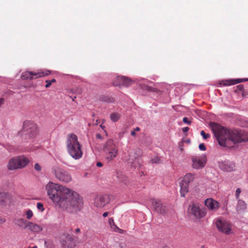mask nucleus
<instances>
[{
	"mask_svg": "<svg viewBox=\"0 0 248 248\" xmlns=\"http://www.w3.org/2000/svg\"><path fill=\"white\" fill-rule=\"evenodd\" d=\"M62 244L68 248H74L76 246L74 238L69 234H66L64 241H62Z\"/></svg>",
	"mask_w": 248,
	"mask_h": 248,
	"instance_id": "2eb2a0df",
	"label": "nucleus"
},
{
	"mask_svg": "<svg viewBox=\"0 0 248 248\" xmlns=\"http://www.w3.org/2000/svg\"><path fill=\"white\" fill-rule=\"evenodd\" d=\"M108 212H104L103 214V217H105L108 216Z\"/></svg>",
	"mask_w": 248,
	"mask_h": 248,
	"instance_id": "ea45409f",
	"label": "nucleus"
},
{
	"mask_svg": "<svg viewBox=\"0 0 248 248\" xmlns=\"http://www.w3.org/2000/svg\"><path fill=\"white\" fill-rule=\"evenodd\" d=\"M247 81H248V78L230 79L221 81L220 84L224 86H230Z\"/></svg>",
	"mask_w": 248,
	"mask_h": 248,
	"instance_id": "dca6fc26",
	"label": "nucleus"
},
{
	"mask_svg": "<svg viewBox=\"0 0 248 248\" xmlns=\"http://www.w3.org/2000/svg\"><path fill=\"white\" fill-rule=\"evenodd\" d=\"M131 135L132 136H135V135H136V134H135V132L134 131H132V132H131Z\"/></svg>",
	"mask_w": 248,
	"mask_h": 248,
	"instance_id": "a19ab883",
	"label": "nucleus"
},
{
	"mask_svg": "<svg viewBox=\"0 0 248 248\" xmlns=\"http://www.w3.org/2000/svg\"><path fill=\"white\" fill-rule=\"evenodd\" d=\"M199 148L201 151H205L206 150V147L203 143L200 144Z\"/></svg>",
	"mask_w": 248,
	"mask_h": 248,
	"instance_id": "473e14b6",
	"label": "nucleus"
},
{
	"mask_svg": "<svg viewBox=\"0 0 248 248\" xmlns=\"http://www.w3.org/2000/svg\"><path fill=\"white\" fill-rule=\"evenodd\" d=\"M135 130H136V131H139L140 130V128L137 127H136L135 129Z\"/></svg>",
	"mask_w": 248,
	"mask_h": 248,
	"instance_id": "79ce46f5",
	"label": "nucleus"
},
{
	"mask_svg": "<svg viewBox=\"0 0 248 248\" xmlns=\"http://www.w3.org/2000/svg\"><path fill=\"white\" fill-rule=\"evenodd\" d=\"M188 212L196 218H203L207 214L205 209L200 208L199 205L196 203L189 205Z\"/></svg>",
	"mask_w": 248,
	"mask_h": 248,
	"instance_id": "1a4fd4ad",
	"label": "nucleus"
},
{
	"mask_svg": "<svg viewBox=\"0 0 248 248\" xmlns=\"http://www.w3.org/2000/svg\"><path fill=\"white\" fill-rule=\"evenodd\" d=\"M39 133L37 125L31 121H26L24 122L22 130L19 132L21 136L24 135L26 139H29L30 142H33Z\"/></svg>",
	"mask_w": 248,
	"mask_h": 248,
	"instance_id": "20e7f679",
	"label": "nucleus"
},
{
	"mask_svg": "<svg viewBox=\"0 0 248 248\" xmlns=\"http://www.w3.org/2000/svg\"><path fill=\"white\" fill-rule=\"evenodd\" d=\"M180 194L181 196L184 197L185 194L188 191L189 185L181 181L180 183Z\"/></svg>",
	"mask_w": 248,
	"mask_h": 248,
	"instance_id": "aec40b11",
	"label": "nucleus"
},
{
	"mask_svg": "<svg viewBox=\"0 0 248 248\" xmlns=\"http://www.w3.org/2000/svg\"><path fill=\"white\" fill-rule=\"evenodd\" d=\"M46 84L45 87L46 88H48L51 86V85L52 83H54L56 82V80H55V79L53 78L51 80H46Z\"/></svg>",
	"mask_w": 248,
	"mask_h": 248,
	"instance_id": "bb28decb",
	"label": "nucleus"
},
{
	"mask_svg": "<svg viewBox=\"0 0 248 248\" xmlns=\"http://www.w3.org/2000/svg\"><path fill=\"white\" fill-rule=\"evenodd\" d=\"M117 78L118 80H121L122 84H124L126 85H128L131 82V80L130 79L126 78L125 77H124L118 76L117 77ZM114 84H115V85L117 86L119 84H121V82H120L119 84H117V83H114Z\"/></svg>",
	"mask_w": 248,
	"mask_h": 248,
	"instance_id": "b1692460",
	"label": "nucleus"
},
{
	"mask_svg": "<svg viewBox=\"0 0 248 248\" xmlns=\"http://www.w3.org/2000/svg\"><path fill=\"white\" fill-rule=\"evenodd\" d=\"M29 248H38V247H37V246H35L33 247L32 248L30 247Z\"/></svg>",
	"mask_w": 248,
	"mask_h": 248,
	"instance_id": "c03bdc74",
	"label": "nucleus"
},
{
	"mask_svg": "<svg viewBox=\"0 0 248 248\" xmlns=\"http://www.w3.org/2000/svg\"><path fill=\"white\" fill-rule=\"evenodd\" d=\"M189 128L188 127H185L183 128L182 131L183 132L186 133L189 130Z\"/></svg>",
	"mask_w": 248,
	"mask_h": 248,
	"instance_id": "f704fd0d",
	"label": "nucleus"
},
{
	"mask_svg": "<svg viewBox=\"0 0 248 248\" xmlns=\"http://www.w3.org/2000/svg\"><path fill=\"white\" fill-rule=\"evenodd\" d=\"M160 158L158 156H156L154 158L151 160V162L152 163L158 164L160 162Z\"/></svg>",
	"mask_w": 248,
	"mask_h": 248,
	"instance_id": "c756f323",
	"label": "nucleus"
},
{
	"mask_svg": "<svg viewBox=\"0 0 248 248\" xmlns=\"http://www.w3.org/2000/svg\"><path fill=\"white\" fill-rule=\"evenodd\" d=\"M100 127L102 128V129H104L105 128V126H103L102 124H101L100 125Z\"/></svg>",
	"mask_w": 248,
	"mask_h": 248,
	"instance_id": "37998d69",
	"label": "nucleus"
},
{
	"mask_svg": "<svg viewBox=\"0 0 248 248\" xmlns=\"http://www.w3.org/2000/svg\"><path fill=\"white\" fill-rule=\"evenodd\" d=\"M96 166L98 167H101L103 166V164L101 162H98L96 164Z\"/></svg>",
	"mask_w": 248,
	"mask_h": 248,
	"instance_id": "58836bf2",
	"label": "nucleus"
},
{
	"mask_svg": "<svg viewBox=\"0 0 248 248\" xmlns=\"http://www.w3.org/2000/svg\"><path fill=\"white\" fill-rule=\"evenodd\" d=\"M34 168L36 170H38V171H40L41 170V166L39 165V164L38 163H36L34 165Z\"/></svg>",
	"mask_w": 248,
	"mask_h": 248,
	"instance_id": "72a5a7b5",
	"label": "nucleus"
},
{
	"mask_svg": "<svg viewBox=\"0 0 248 248\" xmlns=\"http://www.w3.org/2000/svg\"><path fill=\"white\" fill-rule=\"evenodd\" d=\"M67 150L70 155L77 160L82 156L81 145L78 141V137L73 133L69 134L66 140Z\"/></svg>",
	"mask_w": 248,
	"mask_h": 248,
	"instance_id": "7ed1b4c3",
	"label": "nucleus"
},
{
	"mask_svg": "<svg viewBox=\"0 0 248 248\" xmlns=\"http://www.w3.org/2000/svg\"><path fill=\"white\" fill-rule=\"evenodd\" d=\"M109 224L110 226V230L112 231L119 232V233H122L123 230L119 228H118L116 225L115 224L114 220L112 218H110L108 220Z\"/></svg>",
	"mask_w": 248,
	"mask_h": 248,
	"instance_id": "6ab92c4d",
	"label": "nucleus"
},
{
	"mask_svg": "<svg viewBox=\"0 0 248 248\" xmlns=\"http://www.w3.org/2000/svg\"><path fill=\"white\" fill-rule=\"evenodd\" d=\"M108 202L107 197L105 196H96L94 201V205L99 208L104 207Z\"/></svg>",
	"mask_w": 248,
	"mask_h": 248,
	"instance_id": "ddd939ff",
	"label": "nucleus"
},
{
	"mask_svg": "<svg viewBox=\"0 0 248 248\" xmlns=\"http://www.w3.org/2000/svg\"><path fill=\"white\" fill-rule=\"evenodd\" d=\"M150 202L152 207L156 212L161 214L164 213V209H163V206L160 201L155 199H152L150 201Z\"/></svg>",
	"mask_w": 248,
	"mask_h": 248,
	"instance_id": "f3484780",
	"label": "nucleus"
},
{
	"mask_svg": "<svg viewBox=\"0 0 248 248\" xmlns=\"http://www.w3.org/2000/svg\"><path fill=\"white\" fill-rule=\"evenodd\" d=\"M29 162V159L25 156H17L9 160L7 168L9 170L22 169L26 167Z\"/></svg>",
	"mask_w": 248,
	"mask_h": 248,
	"instance_id": "423d86ee",
	"label": "nucleus"
},
{
	"mask_svg": "<svg viewBox=\"0 0 248 248\" xmlns=\"http://www.w3.org/2000/svg\"><path fill=\"white\" fill-rule=\"evenodd\" d=\"M6 220L4 218L0 217V224H2L5 222Z\"/></svg>",
	"mask_w": 248,
	"mask_h": 248,
	"instance_id": "c9c22d12",
	"label": "nucleus"
},
{
	"mask_svg": "<svg viewBox=\"0 0 248 248\" xmlns=\"http://www.w3.org/2000/svg\"><path fill=\"white\" fill-rule=\"evenodd\" d=\"M28 222L27 220L23 218L18 219L16 221V224L20 227H23L24 228Z\"/></svg>",
	"mask_w": 248,
	"mask_h": 248,
	"instance_id": "393cba45",
	"label": "nucleus"
},
{
	"mask_svg": "<svg viewBox=\"0 0 248 248\" xmlns=\"http://www.w3.org/2000/svg\"><path fill=\"white\" fill-rule=\"evenodd\" d=\"M96 137L97 139L102 140V137L100 134H97L96 135Z\"/></svg>",
	"mask_w": 248,
	"mask_h": 248,
	"instance_id": "e433bc0d",
	"label": "nucleus"
},
{
	"mask_svg": "<svg viewBox=\"0 0 248 248\" xmlns=\"http://www.w3.org/2000/svg\"><path fill=\"white\" fill-rule=\"evenodd\" d=\"M195 178V175L190 173L186 174L182 181L189 185L190 182H193Z\"/></svg>",
	"mask_w": 248,
	"mask_h": 248,
	"instance_id": "412c9836",
	"label": "nucleus"
},
{
	"mask_svg": "<svg viewBox=\"0 0 248 248\" xmlns=\"http://www.w3.org/2000/svg\"><path fill=\"white\" fill-rule=\"evenodd\" d=\"M75 232L76 233H79L80 232V229L79 228H77L75 231Z\"/></svg>",
	"mask_w": 248,
	"mask_h": 248,
	"instance_id": "4c0bfd02",
	"label": "nucleus"
},
{
	"mask_svg": "<svg viewBox=\"0 0 248 248\" xmlns=\"http://www.w3.org/2000/svg\"><path fill=\"white\" fill-rule=\"evenodd\" d=\"M102 153L107 161H112L118 154V147L113 140L109 139L103 144Z\"/></svg>",
	"mask_w": 248,
	"mask_h": 248,
	"instance_id": "39448f33",
	"label": "nucleus"
},
{
	"mask_svg": "<svg viewBox=\"0 0 248 248\" xmlns=\"http://www.w3.org/2000/svg\"><path fill=\"white\" fill-rule=\"evenodd\" d=\"M37 208L39 211H40L42 212H43L45 210L43 204L41 202H38L37 203Z\"/></svg>",
	"mask_w": 248,
	"mask_h": 248,
	"instance_id": "cd10ccee",
	"label": "nucleus"
},
{
	"mask_svg": "<svg viewBox=\"0 0 248 248\" xmlns=\"http://www.w3.org/2000/svg\"><path fill=\"white\" fill-rule=\"evenodd\" d=\"M129 163H131L133 164V162L132 161L131 162L130 161Z\"/></svg>",
	"mask_w": 248,
	"mask_h": 248,
	"instance_id": "a18cd8bd",
	"label": "nucleus"
},
{
	"mask_svg": "<svg viewBox=\"0 0 248 248\" xmlns=\"http://www.w3.org/2000/svg\"><path fill=\"white\" fill-rule=\"evenodd\" d=\"M50 73V72L49 70H46L45 71L35 73L30 71H25V72H23L22 74L21 77L23 79H31L33 78H36L42 77H44L45 76H47L49 75Z\"/></svg>",
	"mask_w": 248,
	"mask_h": 248,
	"instance_id": "9b49d317",
	"label": "nucleus"
},
{
	"mask_svg": "<svg viewBox=\"0 0 248 248\" xmlns=\"http://www.w3.org/2000/svg\"><path fill=\"white\" fill-rule=\"evenodd\" d=\"M201 135L204 140L207 139L210 137V135L209 134H206L203 130L201 131Z\"/></svg>",
	"mask_w": 248,
	"mask_h": 248,
	"instance_id": "c85d7f7f",
	"label": "nucleus"
},
{
	"mask_svg": "<svg viewBox=\"0 0 248 248\" xmlns=\"http://www.w3.org/2000/svg\"><path fill=\"white\" fill-rule=\"evenodd\" d=\"M216 226L218 230L226 234H230L232 233V225L231 223L222 218H218L216 222Z\"/></svg>",
	"mask_w": 248,
	"mask_h": 248,
	"instance_id": "6e6552de",
	"label": "nucleus"
},
{
	"mask_svg": "<svg viewBox=\"0 0 248 248\" xmlns=\"http://www.w3.org/2000/svg\"><path fill=\"white\" fill-rule=\"evenodd\" d=\"M210 127L218 144L221 146H226L227 140L233 143H239L243 140L240 134L237 130L229 131L218 124L214 122L210 124Z\"/></svg>",
	"mask_w": 248,
	"mask_h": 248,
	"instance_id": "f03ea898",
	"label": "nucleus"
},
{
	"mask_svg": "<svg viewBox=\"0 0 248 248\" xmlns=\"http://www.w3.org/2000/svg\"><path fill=\"white\" fill-rule=\"evenodd\" d=\"M24 228L27 229L35 233H39L43 230V228L41 226L38 225L31 222H28Z\"/></svg>",
	"mask_w": 248,
	"mask_h": 248,
	"instance_id": "4468645a",
	"label": "nucleus"
},
{
	"mask_svg": "<svg viewBox=\"0 0 248 248\" xmlns=\"http://www.w3.org/2000/svg\"><path fill=\"white\" fill-rule=\"evenodd\" d=\"M241 192V190L240 188H237L235 191V197L236 199L238 200L239 199V195L240 193Z\"/></svg>",
	"mask_w": 248,
	"mask_h": 248,
	"instance_id": "7c9ffc66",
	"label": "nucleus"
},
{
	"mask_svg": "<svg viewBox=\"0 0 248 248\" xmlns=\"http://www.w3.org/2000/svg\"><path fill=\"white\" fill-rule=\"evenodd\" d=\"M192 167L196 170L203 168L206 163V158L203 155H194L191 156Z\"/></svg>",
	"mask_w": 248,
	"mask_h": 248,
	"instance_id": "9d476101",
	"label": "nucleus"
},
{
	"mask_svg": "<svg viewBox=\"0 0 248 248\" xmlns=\"http://www.w3.org/2000/svg\"><path fill=\"white\" fill-rule=\"evenodd\" d=\"M121 114L118 112H112L110 114V119L112 122H116L119 121L121 118Z\"/></svg>",
	"mask_w": 248,
	"mask_h": 248,
	"instance_id": "5701e85b",
	"label": "nucleus"
},
{
	"mask_svg": "<svg viewBox=\"0 0 248 248\" xmlns=\"http://www.w3.org/2000/svg\"><path fill=\"white\" fill-rule=\"evenodd\" d=\"M53 172L55 178L61 182L67 184L72 180V177L70 172L59 166L54 167Z\"/></svg>",
	"mask_w": 248,
	"mask_h": 248,
	"instance_id": "0eeeda50",
	"label": "nucleus"
},
{
	"mask_svg": "<svg viewBox=\"0 0 248 248\" xmlns=\"http://www.w3.org/2000/svg\"><path fill=\"white\" fill-rule=\"evenodd\" d=\"M26 217L28 219H30L33 216V213L30 209L28 210L26 212Z\"/></svg>",
	"mask_w": 248,
	"mask_h": 248,
	"instance_id": "a878e982",
	"label": "nucleus"
},
{
	"mask_svg": "<svg viewBox=\"0 0 248 248\" xmlns=\"http://www.w3.org/2000/svg\"><path fill=\"white\" fill-rule=\"evenodd\" d=\"M219 167L224 171L230 172L234 170V165L229 162H222L219 163Z\"/></svg>",
	"mask_w": 248,
	"mask_h": 248,
	"instance_id": "a211bd4d",
	"label": "nucleus"
},
{
	"mask_svg": "<svg viewBox=\"0 0 248 248\" xmlns=\"http://www.w3.org/2000/svg\"><path fill=\"white\" fill-rule=\"evenodd\" d=\"M206 206L210 210L216 211L219 208V203L215 200L209 198L204 201Z\"/></svg>",
	"mask_w": 248,
	"mask_h": 248,
	"instance_id": "f8f14e48",
	"label": "nucleus"
},
{
	"mask_svg": "<svg viewBox=\"0 0 248 248\" xmlns=\"http://www.w3.org/2000/svg\"><path fill=\"white\" fill-rule=\"evenodd\" d=\"M46 189L55 205L68 213H77L83 207V201L79 195L65 186L49 182Z\"/></svg>",
	"mask_w": 248,
	"mask_h": 248,
	"instance_id": "f257e3e1",
	"label": "nucleus"
},
{
	"mask_svg": "<svg viewBox=\"0 0 248 248\" xmlns=\"http://www.w3.org/2000/svg\"><path fill=\"white\" fill-rule=\"evenodd\" d=\"M247 208V204L246 202L240 199L238 200L237 204L236 206V210L239 211H244Z\"/></svg>",
	"mask_w": 248,
	"mask_h": 248,
	"instance_id": "4be33fe9",
	"label": "nucleus"
},
{
	"mask_svg": "<svg viewBox=\"0 0 248 248\" xmlns=\"http://www.w3.org/2000/svg\"><path fill=\"white\" fill-rule=\"evenodd\" d=\"M183 121L184 123L188 125L190 124L191 123V121L186 117L183 118Z\"/></svg>",
	"mask_w": 248,
	"mask_h": 248,
	"instance_id": "2f4dec72",
	"label": "nucleus"
}]
</instances>
